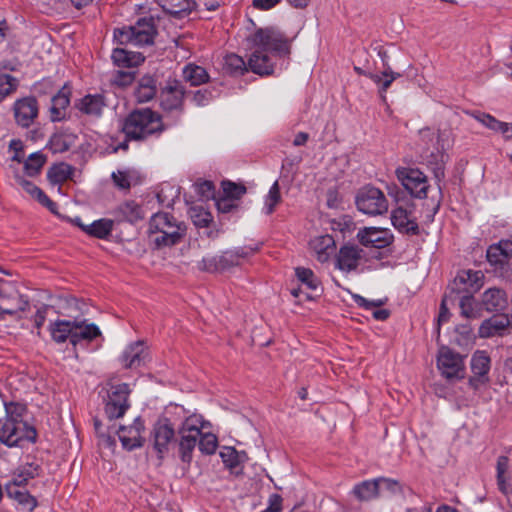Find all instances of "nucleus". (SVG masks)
<instances>
[{
	"mask_svg": "<svg viewBox=\"0 0 512 512\" xmlns=\"http://www.w3.org/2000/svg\"><path fill=\"white\" fill-rule=\"evenodd\" d=\"M247 46L253 50L248 66L259 75L273 72L274 56H285L290 53V41L283 32L275 27L258 28L246 38Z\"/></svg>",
	"mask_w": 512,
	"mask_h": 512,
	"instance_id": "1",
	"label": "nucleus"
},
{
	"mask_svg": "<svg viewBox=\"0 0 512 512\" xmlns=\"http://www.w3.org/2000/svg\"><path fill=\"white\" fill-rule=\"evenodd\" d=\"M172 414L176 420V428L179 434V456L185 463H190L198 438L210 424L201 414L188 413L183 406L175 405Z\"/></svg>",
	"mask_w": 512,
	"mask_h": 512,
	"instance_id": "2",
	"label": "nucleus"
},
{
	"mask_svg": "<svg viewBox=\"0 0 512 512\" xmlns=\"http://www.w3.org/2000/svg\"><path fill=\"white\" fill-rule=\"evenodd\" d=\"M125 139L112 146L113 152L128 149V139L142 140L151 135L160 134L164 130L160 115L151 109H141L130 113L122 123Z\"/></svg>",
	"mask_w": 512,
	"mask_h": 512,
	"instance_id": "3",
	"label": "nucleus"
},
{
	"mask_svg": "<svg viewBox=\"0 0 512 512\" xmlns=\"http://www.w3.org/2000/svg\"><path fill=\"white\" fill-rule=\"evenodd\" d=\"M148 233L156 247H168L180 242L185 235V227L173 216L160 212L151 217Z\"/></svg>",
	"mask_w": 512,
	"mask_h": 512,
	"instance_id": "4",
	"label": "nucleus"
},
{
	"mask_svg": "<svg viewBox=\"0 0 512 512\" xmlns=\"http://www.w3.org/2000/svg\"><path fill=\"white\" fill-rule=\"evenodd\" d=\"M156 29L153 20L142 18L134 25L123 26L114 30V40L120 45L144 46L154 41Z\"/></svg>",
	"mask_w": 512,
	"mask_h": 512,
	"instance_id": "5",
	"label": "nucleus"
},
{
	"mask_svg": "<svg viewBox=\"0 0 512 512\" xmlns=\"http://www.w3.org/2000/svg\"><path fill=\"white\" fill-rule=\"evenodd\" d=\"M35 428L26 421L0 419V442L8 447L22 446L24 442H35Z\"/></svg>",
	"mask_w": 512,
	"mask_h": 512,
	"instance_id": "6",
	"label": "nucleus"
},
{
	"mask_svg": "<svg viewBox=\"0 0 512 512\" xmlns=\"http://www.w3.org/2000/svg\"><path fill=\"white\" fill-rule=\"evenodd\" d=\"M358 210L367 215H381L388 210V201L383 192L375 187H364L356 196Z\"/></svg>",
	"mask_w": 512,
	"mask_h": 512,
	"instance_id": "7",
	"label": "nucleus"
},
{
	"mask_svg": "<svg viewBox=\"0 0 512 512\" xmlns=\"http://www.w3.org/2000/svg\"><path fill=\"white\" fill-rule=\"evenodd\" d=\"M395 173L397 179L413 197L423 199L427 196L429 185L422 171L416 168L399 167Z\"/></svg>",
	"mask_w": 512,
	"mask_h": 512,
	"instance_id": "8",
	"label": "nucleus"
},
{
	"mask_svg": "<svg viewBox=\"0 0 512 512\" xmlns=\"http://www.w3.org/2000/svg\"><path fill=\"white\" fill-rule=\"evenodd\" d=\"M437 367L441 372V375L447 380H458L464 378L465 365L462 356L448 347H441L439 349Z\"/></svg>",
	"mask_w": 512,
	"mask_h": 512,
	"instance_id": "9",
	"label": "nucleus"
},
{
	"mask_svg": "<svg viewBox=\"0 0 512 512\" xmlns=\"http://www.w3.org/2000/svg\"><path fill=\"white\" fill-rule=\"evenodd\" d=\"M129 394L130 389L126 383L110 385L105 405V413L110 419L120 418L125 414L130 407Z\"/></svg>",
	"mask_w": 512,
	"mask_h": 512,
	"instance_id": "10",
	"label": "nucleus"
},
{
	"mask_svg": "<svg viewBox=\"0 0 512 512\" xmlns=\"http://www.w3.org/2000/svg\"><path fill=\"white\" fill-rule=\"evenodd\" d=\"M176 420L169 417H162L154 424L152 430L153 447L160 458L168 452L169 446L174 439Z\"/></svg>",
	"mask_w": 512,
	"mask_h": 512,
	"instance_id": "11",
	"label": "nucleus"
},
{
	"mask_svg": "<svg viewBox=\"0 0 512 512\" xmlns=\"http://www.w3.org/2000/svg\"><path fill=\"white\" fill-rule=\"evenodd\" d=\"M366 262L365 251L356 244L347 243L336 255V267L344 272L356 270Z\"/></svg>",
	"mask_w": 512,
	"mask_h": 512,
	"instance_id": "12",
	"label": "nucleus"
},
{
	"mask_svg": "<svg viewBox=\"0 0 512 512\" xmlns=\"http://www.w3.org/2000/svg\"><path fill=\"white\" fill-rule=\"evenodd\" d=\"M250 252L245 251L243 248L226 251L219 256L203 258L201 261L202 269L213 272L226 270L233 266H238L241 259L247 257Z\"/></svg>",
	"mask_w": 512,
	"mask_h": 512,
	"instance_id": "13",
	"label": "nucleus"
},
{
	"mask_svg": "<svg viewBox=\"0 0 512 512\" xmlns=\"http://www.w3.org/2000/svg\"><path fill=\"white\" fill-rule=\"evenodd\" d=\"M184 86L178 80H168L160 93V106L163 110L182 111L184 103Z\"/></svg>",
	"mask_w": 512,
	"mask_h": 512,
	"instance_id": "14",
	"label": "nucleus"
},
{
	"mask_svg": "<svg viewBox=\"0 0 512 512\" xmlns=\"http://www.w3.org/2000/svg\"><path fill=\"white\" fill-rule=\"evenodd\" d=\"M482 278L483 273L481 271H460L449 286V290L451 294H473L481 288Z\"/></svg>",
	"mask_w": 512,
	"mask_h": 512,
	"instance_id": "15",
	"label": "nucleus"
},
{
	"mask_svg": "<svg viewBox=\"0 0 512 512\" xmlns=\"http://www.w3.org/2000/svg\"><path fill=\"white\" fill-rule=\"evenodd\" d=\"M356 236L363 246L377 249L388 247L393 242V234L385 228L365 227Z\"/></svg>",
	"mask_w": 512,
	"mask_h": 512,
	"instance_id": "16",
	"label": "nucleus"
},
{
	"mask_svg": "<svg viewBox=\"0 0 512 512\" xmlns=\"http://www.w3.org/2000/svg\"><path fill=\"white\" fill-rule=\"evenodd\" d=\"M491 360L485 351L478 350L471 357V370L473 375L469 379V384L474 389L489 382L488 373L490 371Z\"/></svg>",
	"mask_w": 512,
	"mask_h": 512,
	"instance_id": "17",
	"label": "nucleus"
},
{
	"mask_svg": "<svg viewBox=\"0 0 512 512\" xmlns=\"http://www.w3.org/2000/svg\"><path fill=\"white\" fill-rule=\"evenodd\" d=\"M0 304L8 305L17 312H25L29 308V300L22 295L15 283L0 281Z\"/></svg>",
	"mask_w": 512,
	"mask_h": 512,
	"instance_id": "18",
	"label": "nucleus"
},
{
	"mask_svg": "<svg viewBox=\"0 0 512 512\" xmlns=\"http://www.w3.org/2000/svg\"><path fill=\"white\" fill-rule=\"evenodd\" d=\"M75 107L87 117L100 118L107 107V102L103 94H88L76 101Z\"/></svg>",
	"mask_w": 512,
	"mask_h": 512,
	"instance_id": "19",
	"label": "nucleus"
},
{
	"mask_svg": "<svg viewBox=\"0 0 512 512\" xmlns=\"http://www.w3.org/2000/svg\"><path fill=\"white\" fill-rule=\"evenodd\" d=\"M143 429L144 425L140 417H137L132 425L120 427L118 437L123 447L127 450L141 447L143 444V438L141 436Z\"/></svg>",
	"mask_w": 512,
	"mask_h": 512,
	"instance_id": "20",
	"label": "nucleus"
},
{
	"mask_svg": "<svg viewBox=\"0 0 512 512\" xmlns=\"http://www.w3.org/2000/svg\"><path fill=\"white\" fill-rule=\"evenodd\" d=\"M72 87L65 83L62 88L51 98V107L49 109L50 119L53 122L61 121L66 116V110L70 105Z\"/></svg>",
	"mask_w": 512,
	"mask_h": 512,
	"instance_id": "21",
	"label": "nucleus"
},
{
	"mask_svg": "<svg viewBox=\"0 0 512 512\" xmlns=\"http://www.w3.org/2000/svg\"><path fill=\"white\" fill-rule=\"evenodd\" d=\"M14 115L22 127H29L38 115V104L35 98L26 97L14 104Z\"/></svg>",
	"mask_w": 512,
	"mask_h": 512,
	"instance_id": "22",
	"label": "nucleus"
},
{
	"mask_svg": "<svg viewBox=\"0 0 512 512\" xmlns=\"http://www.w3.org/2000/svg\"><path fill=\"white\" fill-rule=\"evenodd\" d=\"M101 335V331L94 323H87L86 320H75L72 334V345L76 349L78 346H85Z\"/></svg>",
	"mask_w": 512,
	"mask_h": 512,
	"instance_id": "23",
	"label": "nucleus"
},
{
	"mask_svg": "<svg viewBox=\"0 0 512 512\" xmlns=\"http://www.w3.org/2000/svg\"><path fill=\"white\" fill-rule=\"evenodd\" d=\"M393 226L401 233L417 235L419 227L416 218L411 211L403 207H397L391 213Z\"/></svg>",
	"mask_w": 512,
	"mask_h": 512,
	"instance_id": "24",
	"label": "nucleus"
},
{
	"mask_svg": "<svg viewBox=\"0 0 512 512\" xmlns=\"http://www.w3.org/2000/svg\"><path fill=\"white\" fill-rule=\"evenodd\" d=\"M113 214L119 222L136 223L144 218V210L133 200H127L119 204Z\"/></svg>",
	"mask_w": 512,
	"mask_h": 512,
	"instance_id": "25",
	"label": "nucleus"
},
{
	"mask_svg": "<svg viewBox=\"0 0 512 512\" xmlns=\"http://www.w3.org/2000/svg\"><path fill=\"white\" fill-rule=\"evenodd\" d=\"M309 245L316 259L321 263L328 261L335 249V241L328 234L314 237Z\"/></svg>",
	"mask_w": 512,
	"mask_h": 512,
	"instance_id": "26",
	"label": "nucleus"
},
{
	"mask_svg": "<svg viewBox=\"0 0 512 512\" xmlns=\"http://www.w3.org/2000/svg\"><path fill=\"white\" fill-rule=\"evenodd\" d=\"M147 351L142 341L130 344L123 351L121 362L125 368L139 367L146 359Z\"/></svg>",
	"mask_w": 512,
	"mask_h": 512,
	"instance_id": "27",
	"label": "nucleus"
},
{
	"mask_svg": "<svg viewBox=\"0 0 512 512\" xmlns=\"http://www.w3.org/2000/svg\"><path fill=\"white\" fill-rule=\"evenodd\" d=\"M14 179L15 184L21 187L32 198L38 200L40 204L48 208L50 211H55L56 204L39 187L18 174H15Z\"/></svg>",
	"mask_w": 512,
	"mask_h": 512,
	"instance_id": "28",
	"label": "nucleus"
},
{
	"mask_svg": "<svg viewBox=\"0 0 512 512\" xmlns=\"http://www.w3.org/2000/svg\"><path fill=\"white\" fill-rule=\"evenodd\" d=\"M366 77L371 79L379 87V93L383 101L386 100V91L391 86L393 81L401 77V74L394 72L389 63L384 62V69L381 73L365 74Z\"/></svg>",
	"mask_w": 512,
	"mask_h": 512,
	"instance_id": "29",
	"label": "nucleus"
},
{
	"mask_svg": "<svg viewBox=\"0 0 512 512\" xmlns=\"http://www.w3.org/2000/svg\"><path fill=\"white\" fill-rule=\"evenodd\" d=\"M510 325V320L505 315L494 316L483 321L479 327V336L489 338L495 335H503V332Z\"/></svg>",
	"mask_w": 512,
	"mask_h": 512,
	"instance_id": "30",
	"label": "nucleus"
},
{
	"mask_svg": "<svg viewBox=\"0 0 512 512\" xmlns=\"http://www.w3.org/2000/svg\"><path fill=\"white\" fill-rule=\"evenodd\" d=\"M512 257V241L501 240L487 250V260L491 265H503Z\"/></svg>",
	"mask_w": 512,
	"mask_h": 512,
	"instance_id": "31",
	"label": "nucleus"
},
{
	"mask_svg": "<svg viewBox=\"0 0 512 512\" xmlns=\"http://www.w3.org/2000/svg\"><path fill=\"white\" fill-rule=\"evenodd\" d=\"M111 58L118 67H136L144 62L145 57L140 52H133L124 48H115Z\"/></svg>",
	"mask_w": 512,
	"mask_h": 512,
	"instance_id": "32",
	"label": "nucleus"
},
{
	"mask_svg": "<svg viewBox=\"0 0 512 512\" xmlns=\"http://www.w3.org/2000/svg\"><path fill=\"white\" fill-rule=\"evenodd\" d=\"M75 320H57L50 323L49 332L56 343H64L69 340L72 343V334Z\"/></svg>",
	"mask_w": 512,
	"mask_h": 512,
	"instance_id": "33",
	"label": "nucleus"
},
{
	"mask_svg": "<svg viewBox=\"0 0 512 512\" xmlns=\"http://www.w3.org/2000/svg\"><path fill=\"white\" fill-rule=\"evenodd\" d=\"M75 222L84 232L100 239H104L111 234L114 224L113 220L105 218L95 220L89 225L82 224L80 218H76Z\"/></svg>",
	"mask_w": 512,
	"mask_h": 512,
	"instance_id": "34",
	"label": "nucleus"
},
{
	"mask_svg": "<svg viewBox=\"0 0 512 512\" xmlns=\"http://www.w3.org/2000/svg\"><path fill=\"white\" fill-rule=\"evenodd\" d=\"M156 93V80L151 76H144L139 80L134 96L138 103H146L152 100Z\"/></svg>",
	"mask_w": 512,
	"mask_h": 512,
	"instance_id": "35",
	"label": "nucleus"
},
{
	"mask_svg": "<svg viewBox=\"0 0 512 512\" xmlns=\"http://www.w3.org/2000/svg\"><path fill=\"white\" fill-rule=\"evenodd\" d=\"M21 485L8 483L6 492L9 498L15 500L23 509L32 511L37 506L36 499L27 491L20 489Z\"/></svg>",
	"mask_w": 512,
	"mask_h": 512,
	"instance_id": "36",
	"label": "nucleus"
},
{
	"mask_svg": "<svg viewBox=\"0 0 512 512\" xmlns=\"http://www.w3.org/2000/svg\"><path fill=\"white\" fill-rule=\"evenodd\" d=\"M482 302L487 311H498L506 306L507 296L501 289L490 288L483 293Z\"/></svg>",
	"mask_w": 512,
	"mask_h": 512,
	"instance_id": "37",
	"label": "nucleus"
},
{
	"mask_svg": "<svg viewBox=\"0 0 512 512\" xmlns=\"http://www.w3.org/2000/svg\"><path fill=\"white\" fill-rule=\"evenodd\" d=\"M156 2L165 12L175 16L190 13L196 5L193 0H156Z\"/></svg>",
	"mask_w": 512,
	"mask_h": 512,
	"instance_id": "38",
	"label": "nucleus"
},
{
	"mask_svg": "<svg viewBox=\"0 0 512 512\" xmlns=\"http://www.w3.org/2000/svg\"><path fill=\"white\" fill-rule=\"evenodd\" d=\"M220 457L225 466L235 472H238V469L247 460V455L244 451H237L233 447H223L220 451Z\"/></svg>",
	"mask_w": 512,
	"mask_h": 512,
	"instance_id": "39",
	"label": "nucleus"
},
{
	"mask_svg": "<svg viewBox=\"0 0 512 512\" xmlns=\"http://www.w3.org/2000/svg\"><path fill=\"white\" fill-rule=\"evenodd\" d=\"M379 481L377 479L365 480L353 488V494L360 501H369L379 495Z\"/></svg>",
	"mask_w": 512,
	"mask_h": 512,
	"instance_id": "40",
	"label": "nucleus"
},
{
	"mask_svg": "<svg viewBox=\"0 0 512 512\" xmlns=\"http://www.w3.org/2000/svg\"><path fill=\"white\" fill-rule=\"evenodd\" d=\"M183 77L192 86L201 85L209 80L207 71L203 67L195 64H187L183 68Z\"/></svg>",
	"mask_w": 512,
	"mask_h": 512,
	"instance_id": "41",
	"label": "nucleus"
},
{
	"mask_svg": "<svg viewBox=\"0 0 512 512\" xmlns=\"http://www.w3.org/2000/svg\"><path fill=\"white\" fill-rule=\"evenodd\" d=\"M38 475L39 466L34 463H26L16 470L9 483L25 486L30 479H33Z\"/></svg>",
	"mask_w": 512,
	"mask_h": 512,
	"instance_id": "42",
	"label": "nucleus"
},
{
	"mask_svg": "<svg viewBox=\"0 0 512 512\" xmlns=\"http://www.w3.org/2000/svg\"><path fill=\"white\" fill-rule=\"evenodd\" d=\"M459 296V307L461 315L467 319L480 317V309L477 307L473 294H457Z\"/></svg>",
	"mask_w": 512,
	"mask_h": 512,
	"instance_id": "43",
	"label": "nucleus"
},
{
	"mask_svg": "<svg viewBox=\"0 0 512 512\" xmlns=\"http://www.w3.org/2000/svg\"><path fill=\"white\" fill-rule=\"evenodd\" d=\"M73 168L66 163H60L52 166L48 173V179L53 184H60L67 179H69L72 175Z\"/></svg>",
	"mask_w": 512,
	"mask_h": 512,
	"instance_id": "44",
	"label": "nucleus"
},
{
	"mask_svg": "<svg viewBox=\"0 0 512 512\" xmlns=\"http://www.w3.org/2000/svg\"><path fill=\"white\" fill-rule=\"evenodd\" d=\"M280 202V187L278 181H275L264 198L263 212L267 215L272 214Z\"/></svg>",
	"mask_w": 512,
	"mask_h": 512,
	"instance_id": "45",
	"label": "nucleus"
},
{
	"mask_svg": "<svg viewBox=\"0 0 512 512\" xmlns=\"http://www.w3.org/2000/svg\"><path fill=\"white\" fill-rule=\"evenodd\" d=\"M297 279L304 284L309 290L316 291L320 286L319 279L309 268L297 267L295 269Z\"/></svg>",
	"mask_w": 512,
	"mask_h": 512,
	"instance_id": "46",
	"label": "nucleus"
},
{
	"mask_svg": "<svg viewBox=\"0 0 512 512\" xmlns=\"http://www.w3.org/2000/svg\"><path fill=\"white\" fill-rule=\"evenodd\" d=\"M199 450L203 454H214L218 447V439L215 434L211 432H202L197 441Z\"/></svg>",
	"mask_w": 512,
	"mask_h": 512,
	"instance_id": "47",
	"label": "nucleus"
},
{
	"mask_svg": "<svg viewBox=\"0 0 512 512\" xmlns=\"http://www.w3.org/2000/svg\"><path fill=\"white\" fill-rule=\"evenodd\" d=\"M223 67L227 72L236 75L243 74L247 70L242 57L233 53L225 56Z\"/></svg>",
	"mask_w": 512,
	"mask_h": 512,
	"instance_id": "48",
	"label": "nucleus"
},
{
	"mask_svg": "<svg viewBox=\"0 0 512 512\" xmlns=\"http://www.w3.org/2000/svg\"><path fill=\"white\" fill-rule=\"evenodd\" d=\"M5 417L13 421H24L23 416L26 414V405L16 401H4Z\"/></svg>",
	"mask_w": 512,
	"mask_h": 512,
	"instance_id": "49",
	"label": "nucleus"
},
{
	"mask_svg": "<svg viewBox=\"0 0 512 512\" xmlns=\"http://www.w3.org/2000/svg\"><path fill=\"white\" fill-rule=\"evenodd\" d=\"M46 159L40 152L32 153L24 162V170L28 176L37 175L43 167Z\"/></svg>",
	"mask_w": 512,
	"mask_h": 512,
	"instance_id": "50",
	"label": "nucleus"
},
{
	"mask_svg": "<svg viewBox=\"0 0 512 512\" xmlns=\"http://www.w3.org/2000/svg\"><path fill=\"white\" fill-rule=\"evenodd\" d=\"M190 217H191L193 223L197 227H201V228L208 227L212 220L211 214L206 209H204L202 206H195V207L191 208Z\"/></svg>",
	"mask_w": 512,
	"mask_h": 512,
	"instance_id": "51",
	"label": "nucleus"
},
{
	"mask_svg": "<svg viewBox=\"0 0 512 512\" xmlns=\"http://www.w3.org/2000/svg\"><path fill=\"white\" fill-rule=\"evenodd\" d=\"M223 194L237 201L246 193V187L231 181L222 182Z\"/></svg>",
	"mask_w": 512,
	"mask_h": 512,
	"instance_id": "52",
	"label": "nucleus"
},
{
	"mask_svg": "<svg viewBox=\"0 0 512 512\" xmlns=\"http://www.w3.org/2000/svg\"><path fill=\"white\" fill-rule=\"evenodd\" d=\"M17 79L8 74H0V102L17 87Z\"/></svg>",
	"mask_w": 512,
	"mask_h": 512,
	"instance_id": "53",
	"label": "nucleus"
},
{
	"mask_svg": "<svg viewBox=\"0 0 512 512\" xmlns=\"http://www.w3.org/2000/svg\"><path fill=\"white\" fill-rule=\"evenodd\" d=\"M474 117L478 122H480L482 125H484L488 129L495 131V132H501L504 122L497 120L492 115L485 114V113H478V114L474 115Z\"/></svg>",
	"mask_w": 512,
	"mask_h": 512,
	"instance_id": "54",
	"label": "nucleus"
},
{
	"mask_svg": "<svg viewBox=\"0 0 512 512\" xmlns=\"http://www.w3.org/2000/svg\"><path fill=\"white\" fill-rule=\"evenodd\" d=\"M213 97V92L210 89L205 88L195 91L191 101L195 106L202 107L209 104Z\"/></svg>",
	"mask_w": 512,
	"mask_h": 512,
	"instance_id": "55",
	"label": "nucleus"
},
{
	"mask_svg": "<svg viewBox=\"0 0 512 512\" xmlns=\"http://www.w3.org/2000/svg\"><path fill=\"white\" fill-rule=\"evenodd\" d=\"M70 144L67 143L65 136L62 134H54L50 139V148L54 153H62L69 149Z\"/></svg>",
	"mask_w": 512,
	"mask_h": 512,
	"instance_id": "56",
	"label": "nucleus"
},
{
	"mask_svg": "<svg viewBox=\"0 0 512 512\" xmlns=\"http://www.w3.org/2000/svg\"><path fill=\"white\" fill-rule=\"evenodd\" d=\"M508 465V459L507 457H499L497 462V479H498V486L499 489L506 493V484L504 480V473L506 472Z\"/></svg>",
	"mask_w": 512,
	"mask_h": 512,
	"instance_id": "57",
	"label": "nucleus"
},
{
	"mask_svg": "<svg viewBox=\"0 0 512 512\" xmlns=\"http://www.w3.org/2000/svg\"><path fill=\"white\" fill-rule=\"evenodd\" d=\"M216 207L221 213H229L237 207L236 201L225 195L216 200Z\"/></svg>",
	"mask_w": 512,
	"mask_h": 512,
	"instance_id": "58",
	"label": "nucleus"
},
{
	"mask_svg": "<svg viewBox=\"0 0 512 512\" xmlns=\"http://www.w3.org/2000/svg\"><path fill=\"white\" fill-rule=\"evenodd\" d=\"M9 149L13 151L11 160L21 163L24 158L22 142L15 139L11 140L9 143Z\"/></svg>",
	"mask_w": 512,
	"mask_h": 512,
	"instance_id": "59",
	"label": "nucleus"
},
{
	"mask_svg": "<svg viewBox=\"0 0 512 512\" xmlns=\"http://www.w3.org/2000/svg\"><path fill=\"white\" fill-rule=\"evenodd\" d=\"M455 300V298L453 297V295L450 293V294H446L441 302V307H440V313H439V317H438V323L439 325L441 323H444V322H447L448 318H449V312H448V308H447V304L449 302H453Z\"/></svg>",
	"mask_w": 512,
	"mask_h": 512,
	"instance_id": "60",
	"label": "nucleus"
},
{
	"mask_svg": "<svg viewBox=\"0 0 512 512\" xmlns=\"http://www.w3.org/2000/svg\"><path fill=\"white\" fill-rule=\"evenodd\" d=\"M113 181L116 186L121 189H127L130 187V179L127 172L118 171L117 173L112 174Z\"/></svg>",
	"mask_w": 512,
	"mask_h": 512,
	"instance_id": "61",
	"label": "nucleus"
},
{
	"mask_svg": "<svg viewBox=\"0 0 512 512\" xmlns=\"http://www.w3.org/2000/svg\"><path fill=\"white\" fill-rule=\"evenodd\" d=\"M134 75L131 72L118 71L114 77V83L119 86H126L132 83Z\"/></svg>",
	"mask_w": 512,
	"mask_h": 512,
	"instance_id": "62",
	"label": "nucleus"
},
{
	"mask_svg": "<svg viewBox=\"0 0 512 512\" xmlns=\"http://www.w3.org/2000/svg\"><path fill=\"white\" fill-rule=\"evenodd\" d=\"M282 0H253L254 8L262 11L270 10L277 6Z\"/></svg>",
	"mask_w": 512,
	"mask_h": 512,
	"instance_id": "63",
	"label": "nucleus"
},
{
	"mask_svg": "<svg viewBox=\"0 0 512 512\" xmlns=\"http://www.w3.org/2000/svg\"><path fill=\"white\" fill-rule=\"evenodd\" d=\"M267 509L273 512H280L282 509V497L279 494L270 495Z\"/></svg>",
	"mask_w": 512,
	"mask_h": 512,
	"instance_id": "64",
	"label": "nucleus"
}]
</instances>
